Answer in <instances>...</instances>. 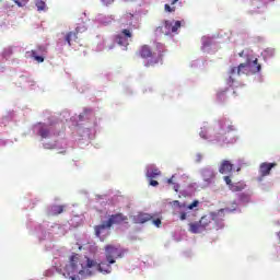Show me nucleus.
<instances>
[{"mask_svg": "<svg viewBox=\"0 0 280 280\" xmlns=\"http://www.w3.org/2000/svg\"><path fill=\"white\" fill-rule=\"evenodd\" d=\"M113 264L110 262H101V264H97L96 262V266H94V268H97L98 272H102L103 275H110L113 272V267H112Z\"/></svg>", "mask_w": 280, "mask_h": 280, "instance_id": "nucleus-14", "label": "nucleus"}, {"mask_svg": "<svg viewBox=\"0 0 280 280\" xmlns=\"http://www.w3.org/2000/svg\"><path fill=\"white\" fill-rule=\"evenodd\" d=\"M80 272H72L71 269H63V277H66V279H70V280H80Z\"/></svg>", "mask_w": 280, "mask_h": 280, "instance_id": "nucleus-17", "label": "nucleus"}, {"mask_svg": "<svg viewBox=\"0 0 280 280\" xmlns=\"http://www.w3.org/2000/svg\"><path fill=\"white\" fill-rule=\"evenodd\" d=\"M75 40L78 39V33H73V32H69L67 35H66V42L68 43L69 47H71V40Z\"/></svg>", "mask_w": 280, "mask_h": 280, "instance_id": "nucleus-22", "label": "nucleus"}, {"mask_svg": "<svg viewBox=\"0 0 280 280\" xmlns=\"http://www.w3.org/2000/svg\"><path fill=\"white\" fill-rule=\"evenodd\" d=\"M15 2V4L19 7V8H23V5H25V3H27L30 0H12Z\"/></svg>", "mask_w": 280, "mask_h": 280, "instance_id": "nucleus-26", "label": "nucleus"}, {"mask_svg": "<svg viewBox=\"0 0 280 280\" xmlns=\"http://www.w3.org/2000/svg\"><path fill=\"white\" fill-rule=\"evenodd\" d=\"M65 212V206H52L50 210V215H60Z\"/></svg>", "mask_w": 280, "mask_h": 280, "instance_id": "nucleus-20", "label": "nucleus"}, {"mask_svg": "<svg viewBox=\"0 0 280 280\" xmlns=\"http://www.w3.org/2000/svg\"><path fill=\"white\" fill-rule=\"evenodd\" d=\"M179 219L180 220H187V213L182 212Z\"/></svg>", "mask_w": 280, "mask_h": 280, "instance_id": "nucleus-32", "label": "nucleus"}, {"mask_svg": "<svg viewBox=\"0 0 280 280\" xmlns=\"http://www.w3.org/2000/svg\"><path fill=\"white\" fill-rule=\"evenodd\" d=\"M201 222V225L203 226V229L207 231V229H209L211 222H213V218L211 215H203L201 217V219L199 220Z\"/></svg>", "mask_w": 280, "mask_h": 280, "instance_id": "nucleus-18", "label": "nucleus"}, {"mask_svg": "<svg viewBox=\"0 0 280 280\" xmlns=\"http://www.w3.org/2000/svg\"><path fill=\"white\" fill-rule=\"evenodd\" d=\"M132 39V31L128 28H124L120 34L115 35L114 40L119 45L120 47H128L129 43L128 40Z\"/></svg>", "mask_w": 280, "mask_h": 280, "instance_id": "nucleus-5", "label": "nucleus"}, {"mask_svg": "<svg viewBox=\"0 0 280 280\" xmlns=\"http://www.w3.org/2000/svg\"><path fill=\"white\" fill-rule=\"evenodd\" d=\"M245 71H244V66L243 63H241L238 67H232L230 69V78H229V83L233 84V82H235V80H233V75H244Z\"/></svg>", "mask_w": 280, "mask_h": 280, "instance_id": "nucleus-13", "label": "nucleus"}, {"mask_svg": "<svg viewBox=\"0 0 280 280\" xmlns=\"http://www.w3.org/2000/svg\"><path fill=\"white\" fill-rule=\"evenodd\" d=\"M180 21L170 22V20H165L160 30L162 34L170 36L171 34H176L180 30Z\"/></svg>", "mask_w": 280, "mask_h": 280, "instance_id": "nucleus-4", "label": "nucleus"}, {"mask_svg": "<svg viewBox=\"0 0 280 280\" xmlns=\"http://www.w3.org/2000/svg\"><path fill=\"white\" fill-rule=\"evenodd\" d=\"M106 222L107 226L112 229L114 224H121V222L128 224V217L124 215L121 212H118L116 214H112Z\"/></svg>", "mask_w": 280, "mask_h": 280, "instance_id": "nucleus-8", "label": "nucleus"}, {"mask_svg": "<svg viewBox=\"0 0 280 280\" xmlns=\"http://www.w3.org/2000/svg\"><path fill=\"white\" fill-rule=\"evenodd\" d=\"M243 71H245L244 73L246 75L248 74H255V73H259V71H261V65H259L258 60L255 59L254 61H248L246 63H243Z\"/></svg>", "mask_w": 280, "mask_h": 280, "instance_id": "nucleus-7", "label": "nucleus"}, {"mask_svg": "<svg viewBox=\"0 0 280 280\" xmlns=\"http://www.w3.org/2000/svg\"><path fill=\"white\" fill-rule=\"evenodd\" d=\"M156 176H161V171H159V168H152L151 171L147 172L148 178H156Z\"/></svg>", "mask_w": 280, "mask_h": 280, "instance_id": "nucleus-23", "label": "nucleus"}, {"mask_svg": "<svg viewBox=\"0 0 280 280\" xmlns=\"http://www.w3.org/2000/svg\"><path fill=\"white\" fill-rule=\"evenodd\" d=\"M226 126H228L226 132H233V130H235V126L229 125V124L226 122V120L221 121V128H222L223 130H224V128H226Z\"/></svg>", "mask_w": 280, "mask_h": 280, "instance_id": "nucleus-24", "label": "nucleus"}, {"mask_svg": "<svg viewBox=\"0 0 280 280\" xmlns=\"http://www.w3.org/2000/svg\"><path fill=\"white\" fill-rule=\"evenodd\" d=\"M241 168H237L236 172H240Z\"/></svg>", "mask_w": 280, "mask_h": 280, "instance_id": "nucleus-38", "label": "nucleus"}, {"mask_svg": "<svg viewBox=\"0 0 280 280\" xmlns=\"http://www.w3.org/2000/svg\"><path fill=\"white\" fill-rule=\"evenodd\" d=\"M167 184H168V185H173V184H174V176H172V178H168V179H167Z\"/></svg>", "mask_w": 280, "mask_h": 280, "instance_id": "nucleus-34", "label": "nucleus"}, {"mask_svg": "<svg viewBox=\"0 0 280 280\" xmlns=\"http://www.w3.org/2000/svg\"><path fill=\"white\" fill-rule=\"evenodd\" d=\"M102 3H104V5H110L113 3H115V0H101Z\"/></svg>", "mask_w": 280, "mask_h": 280, "instance_id": "nucleus-30", "label": "nucleus"}, {"mask_svg": "<svg viewBox=\"0 0 280 280\" xmlns=\"http://www.w3.org/2000/svg\"><path fill=\"white\" fill-rule=\"evenodd\" d=\"M36 8H37L38 12H43V10H45V8H46L45 1L37 0L36 1Z\"/></svg>", "mask_w": 280, "mask_h": 280, "instance_id": "nucleus-25", "label": "nucleus"}, {"mask_svg": "<svg viewBox=\"0 0 280 280\" xmlns=\"http://www.w3.org/2000/svg\"><path fill=\"white\" fill-rule=\"evenodd\" d=\"M224 93H225V92H220V93L218 94V97H222V95H224Z\"/></svg>", "mask_w": 280, "mask_h": 280, "instance_id": "nucleus-37", "label": "nucleus"}, {"mask_svg": "<svg viewBox=\"0 0 280 280\" xmlns=\"http://www.w3.org/2000/svg\"><path fill=\"white\" fill-rule=\"evenodd\" d=\"M198 205H199V202H198V200H195V201H192L189 206H188V209H196V207H198Z\"/></svg>", "mask_w": 280, "mask_h": 280, "instance_id": "nucleus-29", "label": "nucleus"}, {"mask_svg": "<svg viewBox=\"0 0 280 280\" xmlns=\"http://www.w3.org/2000/svg\"><path fill=\"white\" fill-rule=\"evenodd\" d=\"M95 266H97V261L86 256L82 257L80 254H72L70 257V264L67 265L65 269L82 275L86 268H95Z\"/></svg>", "mask_w": 280, "mask_h": 280, "instance_id": "nucleus-2", "label": "nucleus"}, {"mask_svg": "<svg viewBox=\"0 0 280 280\" xmlns=\"http://www.w3.org/2000/svg\"><path fill=\"white\" fill-rule=\"evenodd\" d=\"M223 180H225V184L229 186V189H231V186L233 185V180H231V176H224Z\"/></svg>", "mask_w": 280, "mask_h": 280, "instance_id": "nucleus-27", "label": "nucleus"}, {"mask_svg": "<svg viewBox=\"0 0 280 280\" xmlns=\"http://www.w3.org/2000/svg\"><path fill=\"white\" fill-rule=\"evenodd\" d=\"M272 167H277V163H268L264 162L259 166V174L260 176H270V172L272 171Z\"/></svg>", "mask_w": 280, "mask_h": 280, "instance_id": "nucleus-11", "label": "nucleus"}, {"mask_svg": "<svg viewBox=\"0 0 280 280\" xmlns=\"http://www.w3.org/2000/svg\"><path fill=\"white\" fill-rule=\"evenodd\" d=\"M173 189H174V191L178 192V189H180V185L174 184Z\"/></svg>", "mask_w": 280, "mask_h": 280, "instance_id": "nucleus-33", "label": "nucleus"}, {"mask_svg": "<svg viewBox=\"0 0 280 280\" xmlns=\"http://www.w3.org/2000/svg\"><path fill=\"white\" fill-rule=\"evenodd\" d=\"M150 185H151V187H159V182L154 180V179H151Z\"/></svg>", "mask_w": 280, "mask_h": 280, "instance_id": "nucleus-31", "label": "nucleus"}, {"mask_svg": "<svg viewBox=\"0 0 280 280\" xmlns=\"http://www.w3.org/2000/svg\"><path fill=\"white\" fill-rule=\"evenodd\" d=\"M152 224H154V226H156L158 229H161V224H163V222L161 221V218L159 217V214H152V219H151Z\"/></svg>", "mask_w": 280, "mask_h": 280, "instance_id": "nucleus-21", "label": "nucleus"}, {"mask_svg": "<svg viewBox=\"0 0 280 280\" xmlns=\"http://www.w3.org/2000/svg\"><path fill=\"white\" fill-rule=\"evenodd\" d=\"M26 54L36 60V62H45V47L38 46L36 49L27 51Z\"/></svg>", "mask_w": 280, "mask_h": 280, "instance_id": "nucleus-9", "label": "nucleus"}, {"mask_svg": "<svg viewBox=\"0 0 280 280\" xmlns=\"http://www.w3.org/2000/svg\"><path fill=\"white\" fill-rule=\"evenodd\" d=\"M233 172V164L229 160H223L219 167L220 174H231Z\"/></svg>", "mask_w": 280, "mask_h": 280, "instance_id": "nucleus-15", "label": "nucleus"}, {"mask_svg": "<svg viewBox=\"0 0 280 280\" xmlns=\"http://www.w3.org/2000/svg\"><path fill=\"white\" fill-rule=\"evenodd\" d=\"M109 229L107 221H104L102 224L94 226V234L101 242H106V238L110 235Z\"/></svg>", "mask_w": 280, "mask_h": 280, "instance_id": "nucleus-6", "label": "nucleus"}, {"mask_svg": "<svg viewBox=\"0 0 280 280\" xmlns=\"http://www.w3.org/2000/svg\"><path fill=\"white\" fill-rule=\"evenodd\" d=\"M152 214L145 212H139L133 217L135 224H145V222H150L152 220Z\"/></svg>", "mask_w": 280, "mask_h": 280, "instance_id": "nucleus-10", "label": "nucleus"}, {"mask_svg": "<svg viewBox=\"0 0 280 280\" xmlns=\"http://www.w3.org/2000/svg\"><path fill=\"white\" fill-rule=\"evenodd\" d=\"M244 189H246V184L244 183L232 184L230 187V190L234 192L244 191Z\"/></svg>", "mask_w": 280, "mask_h": 280, "instance_id": "nucleus-19", "label": "nucleus"}, {"mask_svg": "<svg viewBox=\"0 0 280 280\" xmlns=\"http://www.w3.org/2000/svg\"><path fill=\"white\" fill-rule=\"evenodd\" d=\"M189 229V233H194V234H198V233H205V226L202 225V222L199 221H195V222H190L188 224Z\"/></svg>", "mask_w": 280, "mask_h": 280, "instance_id": "nucleus-12", "label": "nucleus"}, {"mask_svg": "<svg viewBox=\"0 0 280 280\" xmlns=\"http://www.w3.org/2000/svg\"><path fill=\"white\" fill-rule=\"evenodd\" d=\"M165 12H176V7H171L170 4L164 5Z\"/></svg>", "mask_w": 280, "mask_h": 280, "instance_id": "nucleus-28", "label": "nucleus"}, {"mask_svg": "<svg viewBox=\"0 0 280 280\" xmlns=\"http://www.w3.org/2000/svg\"><path fill=\"white\" fill-rule=\"evenodd\" d=\"M126 255V249L115 246V245H106L105 246V259L108 264H116L117 259L124 258Z\"/></svg>", "mask_w": 280, "mask_h": 280, "instance_id": "nucleus-3", "label": "nucleus"}, {"mask_svg": "<svg viewBox=\"0 0 280 280\" xmlns=\"http://www.w3.org/2000/svg\"><path fill=\"white\" fill-rule=\"evenodd\" d=\"M49 132H50L49 126H47L45 124H39L38 125L37 135L39 137H42V139H47L49 137Z\"/></svg>", "mask_w": 280, "mask_h": 280, "instance_id": "nucleus-16", "label": "nucleus"}, {"mask_svg": "<svg viewBox=\"0 0 280 280\" xmlns=\"http://www.w3.org/2000/svg\"><path fill=\"white\" fill-rule=\"evenodd\" d=\"M176 3H178V0H172L171 1V5H176Z\"/></svg>", "mask_w": 280, "mask_h": 280, "instance_id": "nucleus-35", "label": "nucleus"}, {"mask_svg": "<svg viewBox=\"0 0 280 280\" xmlns=\"http://www.w3.org/2000/svg\"><path fill=\"white\" fill-rule=\"evenodd\" d=\"M165 55V46L163 44H156L155 49L148 45L140 46L137 51V56L147 60L144 67H156L159 63H163V56Z\"/></svg>", "mask_w": 280, "mask_h": 280, "instance_id": "nucleus-1", "label": "nucleus"}, {"mask_svg": "<svg viewBox=\"0 0 280 280\" xmlns=\"http://www.w3.org/2000/svg\"><path fill=\"white\" fill-rule=\"evenodd\" d=\"M173 202H174V205H177V207H180V201L175 200V201H173Z\"/></svg>", "mask_w": 280, "mask_h": 280, "instance_id": "nucleus-36", "label": "nucleus"}]
</instances>
